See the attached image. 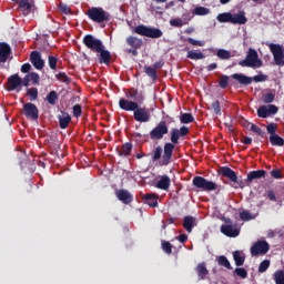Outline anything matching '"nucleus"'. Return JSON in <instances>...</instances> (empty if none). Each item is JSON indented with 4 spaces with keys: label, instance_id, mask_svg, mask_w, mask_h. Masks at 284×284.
<instances>
[{
    "label": "nucleus",
    "instance_id": "7",
    "mask_svg": "<svg viewBox=\"0 0 284 284\" xmlns=\"http://www.w3.org/2000/svg\"><path fill=\"white\" fill-rule=\"evenodd\" d=\"M133 32H135V34H140L141 37H148L149 39H161V37H163V31H161V29L151 28L143 24L136 26L133 29Z\"/></svg>",
    "mask_w": 284,
    "mask_h": 284
},
{
    "label": "nucleus",
    "instance_id": "41",
    "mask_svg": "<svg viewBox=\"0 0 284 284\" xmlns=\"http://www.w3.org/2000/svg\"><path fill=\"white\" fill-rule=\"evenodd\" d=\"M219 265L222 267H226V270H232V264H230V260L225 255H222L217 258Z\"/></svg>",
    "mask_w": 284,
    "mask_h": 284
},
{
    "label": "nucleus",
    "instance_id": "19",
    "mask_svg": "<svg viewBox=\"0 0 284 284\" xmlns=\"http://www.w3.org/2000/svg\"><path fill=\"white\" fill-rule=\"evenodd\" d=\"M170 185H172V180L168 175H159L158 181L155 183V187L158 190H163L164 192H168L170 190Z\"/></svg>",
    "mask_w": 284,
    "mask_h": 284
},
{
    "label": "nucleus",
    "instance_id": "16",
    "mask_svg": "<svg viewBox=\"0 0 284 284\" xmlns=\"http://www.w3.org/2000/svg\"><path fill=\"white\" fill-rule=\"evenodd\" d=\"M95 53L98 54L99 63L110 65L112 62V53L105 49V45H102Z\"/></svg>",
    "mask_w": 284,
    "mask_h": 284
},
{
    "label": "nucleus",
    "instance_id": "36",
    "mask_svg": "<svg viewBox=\"0 0 284 284\" xmlns=\"http://www.w3.org/2000/svg\"><path fill=\"white\" fill-rule=\"evenodd\" d=\"M47 101L50 105H57V101H59V93H57V91H50L47 95Z\"/></svg>",
    "mask_w": 284,
    "mask_h": 284
},
{
    "label": "nucleus",
    "instance_id": "55",
    "mask_svg": "<svg viewBox=\"0 0 284 284\" xmlns=\"http://www.w3.org/2000/svg\"><path fill=\"white\" fill-rule=\"evenodd\" d=\"M186 41L191 45H195V47H199V48H203V45H205V41L194 40L193 38H187Z\"/></svg>",
    "mask_w": 284,
    "mask_h": 284
},
{
    "label": "nucleus",
    "instance_id": "32",
    "mask_svg": "<svg viewBox=\"0 0 284 284\" xmlns=\"http://www.w3.org/2000/svg\"><path fill=\"white\" fill-rule=\"evenodd\" d=\"M270 143L275 148H283L284 139L278 134L270 135Z\"/></svg>",
    "mask_w": 284,
    "mask_h": 284
},
{
    "label": "nucleus",
    "instance_id": "45",
    "mask_svg": "<svg viewBox=\"0 0 284 284\" xmlns=\"http://www.w3.org/2000/svg\"><path fill=\"white\" fill-rule=\"evenodd\" d=\"M27 97H30L31 101H37V99H39V89L38 88L28 89Z\"/></svg>",
    "mask_w": 284,
    "mask_h": 284
},
{
    "label": "nucleus",
    "instance_id": "8",
    "mask_svg": "<svg viewBox=\"0 0 284 284\" xmlns=\"http://www.w3.org/2000/svg\"><path fill=\"white\" fill-rule=\"evenodd\" d=\"M168 132H170L168 122L162 120L150 132V139H152V141H161Z\"/></svg>",
    "mask_w": 284,
    "mask_h": 284
},
{
    "label": "nucleus",
    "instance_id": "14",
    "mask_svg": "<svg viewBox=\"0 0 284 284\" xmlns=\"http://www.w3.org/2000/svg\"><path fill=\"white\" fill-rule=\"evenodd\" d=\"M21 77H19V74H12L7 79V91L8 92H14V90H17V92H21Z\"/></svg>",
    "mask_w": 284,
    "mask_h": 284
},
{
    "label": "nucleus",
    "instance_id": "47",
    "mask_svg": "<svg viewBox=\"0 0 284 284\" xmlns=\"http://www.w3.org/2000/svg\"><path fill=\"white\" fill-rule=\"evenodd\" d=\"M48 63H49L50 70H57V65L59 63V58H57L54 55H49Z\"/></svg>",
    "mask_w": 284,
    "mask_h": 284
},
{
    "label": "nucleus",
    "instance_id": "26",
    "mask_svg": "<svg viewBox=\"0 0 284 284\" xmlns=\"http://www.w3.org/2000/svg\"><path fill=\"white\" fill-rule=\"evenodd\" d=\"M265 176H267V171L265 170L251 171L247 174L246 183H252L253 181H257L258 179H265Z\"/></svg>",
    "mask_w": 284,
    "mask_h": 284
},
{
    "label": "nucleus",
    "instance_id": "30",
    "mask_svg": "<svg viewBox=\"0 0 284 284\" xmlns=\"http://www.w3.org/2000/svg\"><path fill=\"white\" fill-rule=\"evenodd\" d=\"M142 199L150 207H156V205H159V196H156L154 193L144 194Z\"/></svg>",
    "mask_w": 284,
    "mask_h": 284
},
{
    "label": "nucleus",
    "instance_id": "37",
    "mask_svg": "<svg viewBox=\"0 0 284 284\" xmlns=\"http://www.w3.org/2000/svg\"><path fill=\"white\" fill-rule=\"evenodd\" d=\"M233 258L237 267H241L245 263V257L241 255V251H235L233 253Z\"/></svg>",
    "mask_w": 284,
    "mask_h": 284
},
{
    "label": "nucleus",
    "instance_id": "38",
    "mask_svg": "<svg viewBox=\"0 0 284 284\" xmlns=\"http://www.w3.org/2000/svg\"><path fill=\"white\" fill-rule=\"evenodd\" d=\"M144 72L146 75L150 77V79H152L153 81H156V79H159V74L156 73V70L154 69V67H144Z\"/></svg>",
    "mask_w": 284,
    "mask_h": 284
},
{
    "label": "nucleus",
    "instance_id": "52",
    "mask_svg": "<svg viewBox=\"0 0 284 284\" xmlns=\"http://www.w3.org/2000/svg\"><path fill=\"white\" fill-rule=\"evenodd\" d=\"M277 129H278V126H276V123H274V122L266 125V132H268V134H271V136L276 135Z\"/></svg>",
    "mask_w": 284,
    "mask_h": 284
},
{
    "label": "nucleus",
    "instance_id": "35",
    "mask_svg": "<svg viewBox=\"0 0 284 284\" xmlns=\"http://www.w3.org/2000/svg\"><path fill=\"white\" fill-rule=\"evenodd\" d=\"M216 57L220 58L222 61H227V59H232V52L225 49H219L216 51Z\"/></svg>",
    "mask_w": 284,
    "mask_h": 284
},
{
    "label": "nucleus",
    "instance_id": "5",
    "mask_svg": "<svg viewBox=\"0 0 284 284\" xmlns=\"http://www.w3.org/2000/svg\"><path fill=\"white\" fill-rule=\"evenodd\" d=\"M241 68H263V60L258 59V52L255 49H248L246 58L239 62Z\"/></svg>",
    "mask_w": 284,
    "mask_h": 284
},
{
    "label": "nucleus",
    "instance_id": "50",
    "mask_svg": "<svg viewBox=\"0 0 284 284\" xmlns=\"http://www.w3.org/2000/svg\"><path fill=\"white\" fill-rule=\"evenodd\" d=\"M58 8L62 14H72V9H70L68 4L63 2H60Z\"/></svg>",
    "mask_w": 284,
    "mask_h": 284
},
{
    "label": "nucleus",
    "instance_id": "60",
    "mask_svg": "<svg viewBox=\"0 0 284 284\" xmlns=\"http://www.w3.org/2000/svg\"><path fill=\"white\" fill-rule=\"evenodd\" d=\"M276 95L274 93H266L263 95L264 103H273Z\"/></svg>",
    "mask_w": 284,
    "mask_h": 284
},
{
    "label": "nucleus",
    "instance_id": "64",
    "mask_svg": "<svg viewBox=\"0 0 284 284\" xmlns=\"http://www.w3.org/2000/svg\"><path fill=\"white\" fill-rule=\"evenodd\" d=\"M241 143H244V145H252V138L243 135L241 139Z\"/></svg>",
    "mask_w": 284,
    "mask_h": 284
},
{
    "label": "nucleus",
    "instance_id": "49",
    "mask_svg": "<svg viewBox=\"0 0 284 284\" xmlns=\"http://www.w3.org/2000/svg\"><path fill=\"white\" fill-rule=\"evenodd\" d=\"M270 270V260H264L260 263L258 272L260 274H263Z\"/></svg>",
    "mask_w": 284,
    "mask_h": 284
},
{
    "label": "nucleus",
    "instance_id": "22",
    "mask_svg": "<svg viewBox=\"0 0 284 284\" xmlns=\"http://www.w3.org/2000/svg\"><path fill=\"white\" fill-rule=\"evenodd\" d=\"M125 97H126V101H130L129 99H132L134 103H138V105H141V103L145 101V98L142 94L139 95V90L134 88L129 89L128 92L125 93Z\"/></svg>",
    "mask_w": 284,
    "mask_h": 284
},
{
    "label": "nucleus",
    "instance_id": "59",
    "mask_svg": "<svg viewBox=\"0 0 284 284\" xmlns=\"http://www.w3.org/2000/svg\"><path fill=\"white\" fill-rule=\"evenodd\" d=\"M72 110H73V116H75V119H79V116H81L83 112L81 109V104L73 105Z\"/></svg>",
    "mask_w": 284,
    "mask_h": 284
},
{
    "label": "nucleus",
    "instance_id": "54",
    "mask_svg": "<svg viewBox=\"0 0 284 284\" xmlns=\"http://www.w3.org/2000/svg\"><path fill=\"white\" fill-rule=\"evenodd\" d=\"M211 108H212L214 114H217V116H221V102H219V100L214 101L211 104Z\"/></svg>",
    "mask_w": 284,
    "mask_h": 284
},
{
    "label": "nucleus",
    "instance_id": "43",
    "mask_svg": "<svg viewBox=\"0 0 284 284\" xmlns=\"http://www.w3.org/2000/svg\"><path fill=\"white\" fill-rule=\"evenodd\" d=\"M250 130L251 132H254V134H256L257 136H261V139H265V132L263 131V129H261V126L256 124H251Z\"/></svg>",
    "mask_w": 284,
    "mask_h": 284
},
{
    "label": "nucleus",
    "instance_id": "63",
    "mask_svg": "<svg viewBox=\"0 0 284 284\" xmlns=\"http://www.w3.org/2000/svg\"><path fill=\"white\" fill-rule=\"evenodd\" d=\"M30 70H32V65L30 63H24L21 65V72L24 74L28 73Z\"/></svg>",
    "mask_w": 284,
    "mask_h": 284
},
{
    "label": "nucleus",
    "instance_id": "2",
    "mask_svg": "<svg viewBox=\"0 0 284 284\" xmlns=\"http://www.w3.org/2000/svg\"><path fill=\"white\" fill-rule=\"evenodd\" d=\"M190 134V128L183 125L179 129H172L171 130V143L168 142L164 144L163 149V156L162 160H160L161 166H166L170 163H172V154H174V145L179 143V139L181 136H187Z\"/></svg>",
    "mask_w": 284,
    "mask_h": 284
},
{
    "label": "nucleus",
    "instance_id": "33",
    "mask_svg": "<svg viewBox=\"0 0 284 284\" xmlns=\"http://www.w3.org/2000/svg\"><path fill=\"white\" fill-rule=\"evenodd\" d=\"M216 21H219V23H232V13L231 12L219 13L216 17Z\"/></svg>",
    "mask_w": 284,
    "mask_h": 284
},
{
    "label": "nucleus",
    "instance_id": "40",
    "mask_svg": "<svg viewBox=\"0 0 284 284\" xmlns=\"http://www.w3.org/2000/svg\"><path fill=\"white\" fill-rule=\"evenodd\" d=\"M55 79L58 81H60L61 83L70 84L72 82V79H70V77H68V74L65 72H60V73L55 74Z\"/></svg>",
    "mask_w": 284,
    "mask_h": 284
},
{
    "label": "nucleus",
    "instance_id": "48",
    "mask_svg": "<svg viewBox=\"0 0 284 284\" xmlns=\"http://www.w3.org/2000/svg\"><path fill=\"white\" fill-rule=\"evenodd\" d=\"M165 10H168V6H161V4L151 6V12H156L158 14H163Z\"/></svg>",
    "mask_w": 284,
    "mask_h": 284
},
{
    "label": "nucleus",
    "instance_id": "39",
    "mask_svg": "<svg viewBox=\"0 0 284 284\" xmlns=\"http://www.w3.org/2000/svg\"><path fill=\"white\" fill-rule=\"evenodd\" d=\"M132 143L131 142H126L122 145V151L120 153V156H130V153L132 152Z\"/></svg>",
    "mask_w": 284,
    "mask_h": 284
},
{
    "label": "nucleus",
    "instance_id": "57",
    "mask_svg": "<svg viewBox=\"0 0 284 284\" xmlns=\"http://www.w3.org/2000/svg\"><path fill=\"white\" fill-rule=\"evenodd\" d=\"M241 221H252V213L248 211H242L240 213Z\"/></svg>",
    "mask_w": 284,
    "mask_h": 284
},
{
    "label": "nucleus",
    "instance_id": "44",
    "mask_svg": "<svg viewBox=\"0 0 284 284\" xmlns=\"http://www.w3.org/2000/svg\"><path fill=\"white\" fill-rule=\"evenodd\" d=\"M181 123H194V115L192 113H181Z\"/></svg>",
    "mask_w": 284,
    "mask_h": 284
},
{
    "label": "nucleus",
    "instance_id": "4",
    "mask_svg": "<svg viewBox=\"0 0 284 284\" xmlns=\"http://www.w3.org/2000/svg\"><path fill=\"white\" fill-rule=\"evenodd\" d=\"M192 185L200 192H214L219 190V184L199 175L193 178Z\"/></svg>",
    "mask_w": 284,
    "mask_h": 284
},
{
    "label": "nucleus",
    "instance_id": "42",
    "mask_svg": "<svg viewBox=\"0 0 284 284\" xmlns=\"http://www.w3.org/2000/svg\"><path fill=\"white\" fill-rule=\"evenodd\" d=\"M193 14H195L196 17H205V14H210V9L205 7H196L193 10Z\"/></svg>",
    "mask_w": 284,
    "mask_h": 284
},
{
    "label": "nucleus",
    "instance_id": "46",
    "mask_svg": "<svg viewBox=\"0 0 284 284\" xmlns=\"http://www.w3.org/2000/svg\"><path fill=\"white\" fill-rule=\"evenodd\" d=\"M275 284H284V271L278 270L274 273Z\"/></svg>",
    "mask_w": 284,
    "mask_h": 284
},
{
    "label": "nucleus",
    "instance_id": "12",
    "mask_svg": "<svg viewBox=\"0 0 284 284\" xmlns=\"http://www.w3.org/2000/svg\"><path fill=\"white\" fill-rule=\"evenodd\" d=\"M270 252V243L267 241H257L251 246L252 256H265Z\"/></svg>",
    "mask_w": 284,
    "mask_h": 284
},
{
    "label": "nucleus",
    "instance_id": "10",
    "mask_svg": "<svg viewBox=\"0 0 284 284\" xmlns=\"http://www.w3.org/2000/svg\"><path fill=\"white\" fill-rule=\"evenodd\" d=\"M82 43L88 48V50H91V52H97L103 48V41L94 38L92 34H85L82 39Z\"/></svg>",
    "mask_w": 284,
    "mask_h": 284
},
{
    "label": "nucleus",
    "instance_id": "31",
    "mask_svg": "<svg viewBox=\"0 0 284 284\" xmlns=\"http://www.w3.org/2000/svg\"><path fill=\"white\" fill-rule=\"evenodd\" d=\"M186 59H191L192 61H200L205 59V54L201 51L192 50L187 51Z\"/></svg>",
    "mask_w": 284,
    "mask_h": 284
},
{
    "label": "nucleus",
    "instance_id": "23",
    "mask_svg": "<svg viewBox=\"0 0 284 284\" xmlns=\"http://www.w3.org/2000/svg\"><path fill=\"white\" fill-rule=\"evenodd\" d=\"M220 174L225 179H230L232 183H239V175H236V172L229 166L221 168Z\"/></svg>",
    "mask_w": 284,
    "mask_h": 284
},
{
    "label": "nucleus",
    "instance_id": "21",
    "mask_svg": "<svg viewBox=\"0 0 284 284\" xmlns=\"http://www.w3.org/2000/svg\"><path fill=\"white\" fill-rule=\"evenodd\" d=\"M12 54V48L6 42H0V63H6Z\"/></svg>",
    "mask_w": 284,
    "mask_h": 284
},
{
    "label": "nucleus",
    "instance_id": "27",
    "mask_svg": "<svg viewBox=\"0 0 284 284\" xmlns=\"http://www.w3.org/2000/svg\"><path fill=\"white\" fill-rule=\"evenodd\" d=\"M58 121L61 130H67L68 125H70V122L72 121V116L70 113L61 111V115H58Z\"/></svg>",
    "mask_w": 284,
    "mask_h": 284
},
{
    "label": "nucleus",
    "instance_id": "9",
    "mask_svg": "<svg viewBox=\"0 0 284 284\" xmlns=\"http://www.w3.org/2000/svg\"><path fill=\"white\" fill-rule=\"evenodd\" d=\"M126 44L130 45L131 49H128V54H132L133 57H139V50L143 47V39H140L134 36H129L126 38Z\"/></svg>",
    "mask_w": 284,
    "mask_h": 284
},
{
    "label": "nucleus",
    "instance_id": "51",
    "mask_svg": "<svg viewBox=\"0 0 284 284\" xmlns=\"http://www.w3.org/2000/svg\"><path fill=\"white\" fill-rule=\"evenodd\" d=\"M170 26H172V28H183L185 22H183L181 18H175L170 20Z\"/></svg>",
    "mask_w": 284,
    "mask_h": 284
},
{
    "label": "nucleus",
    "instance_id": "56",
    "mask_svg": "<svg viewBox=\"0 0 284 284\" xmlns=\"http://www.w3.org/2000/svg\"><path fill=\"white\" fill-rule=\"evenodd\" d=\"M162 250L165 254H172V244L168 241H162Z\"/></svg>",
    "mask_w": 284,
    "mask_h": 284
},
{
    "label": "nucleus",
    "instance_id": "13",
    "mask_svg": "<svg viewBox=\"0 0 284 284\" xmlns=\"http://www.w3.org/2000/svg\"><path fill=\"white\" fill-rule=\"evenodd\" d=\"M22 114L31 121H39V108L37 104L27 102L23 104Z\"/></svg>",
    "mask_w": 284,
    "mask_h": 284
},
{
    "label": "nucleus",
    "instance_id": "61",
    "mask_svg": "<svg viewBox=\"0 0 284 284\" xmlns=\"http://www.w3.org/2000/svg\"><path fill=\"white\" fill-rule=\"evenodd\" d=\"M28 75H29L30 81H32L33 85H38L39 79H40L39 78V73L32 72V73H30Z\"/></svg>",
    "mask_w": 284,
    "mask_h": 284
},
{
    "label": "nucleus",
    "instance_id": "18",
    "mask_svg": "<svg viewBox=\"0 0 284 284\" xmlns=\"http://www.w3.org/2000/svg\"><path fill=\"white\" fill-rule=\"evenodd\" d=\"M116 199L121 201V203H124V205H130L132 201H134V195L130 193V191L121 189L115 192Z\"/></svg>",
    "mask_w": 284,
    "mask_h": 284
},
{
    "label": "nucleus",
    "instance_id": "1",
    "mask_svg": "<svg viewBox=\"0 0 284 284\" xmlns=\"http://www.w3.org/2000/svg\"><path fill=\"white\" fill-rule=\"evenodd\" d=\"M119 108L124 112H133V119L138 123H150L152 113L145 106H139V102H134L124 98L119 100Z\"/></svg>",
    "mask_w": 284,
    "mask_h": 284
},
{
    "label": "nucleus",
    "instance_id": "20",
    "mask_svg": "<svg viewBox=\"0 0 284 284\" xmlns=\"http://www.w3.org/2000/svg\"><path fill=\"white\" fill-rule=\"evenodd\" d=\"M18 3L19 10L24 17H28V14L34 12V10L37 9V7H34V1H19Z\"/></svg>",
    "mask_w": 284,
    "mask_h": 284
},
{
    "label": "nucleus",
    "instance_id": "62",
    "mask_svg": "<svg viewBox=\"0 0 284 284\" xmlns=\"http://www.w3.org/2000/svg\"><path fill=\"white\" fill-rule=\"evenodd\" d=\"M271 176H273V179H283V173L281 170L275 169L271 171Z\"/></svg>",
    "mask_w": 284,
    "mask_h": 284
},
{
    "label": "nucleus",
    "instance_id": "3",
    "mask_svg": "<svg viewBox=\"0 0 284 284\" xmlns=\"http://www.w3.org/2000/svg\"><path fill=\"white\" fill-rule=\"evenodd\" d=\"M85 14L93 23H108L112 19L110 12L101 7H91L87 10Z\"/></svg>",
    "mask_w": 284,
    "mask_h": 284
},
{
    "label": "nucleus",
    "instance_id": "17",
    "mask_svg": "<svg viewBox=\"0 0 284 284\" xmlns=\"http://www.w3.org/2000/svg\"><path fill=\"white\" fill-rule=\"evenodd\" d=\"M30 61L36 70H43L45 68V61L41 59V52L32 51L30 53Z\"/></svg>",
    "mask_w": 284,
    "mask_h": 284
},
{
    "label": "nucleus",
    "instance_id": "53",
    "mask_svg": "<svg viewBox=\"0 0 284 284\" xmlns=\"http://www.w3.org/2000/svg\"><path fill=\"white\" fill-rule=\"evenodd\" d=\"M229 81H230V77L221 75L220 82H219L220 88H222V90H225V88H227L229 85Z\"/></svg>",
    "mask_w": 284,
    "mask_h": 284
},
{
    "label": "nucleus",
    "instance_id": "11",
    "mask_svg": "<svg viewBox=\"0 0 284 284\" xmlns=\"http://www.w3.org/2000/svg\"><path fill=\"white\" fill-rule=\"evenodd\" d=\"M268 48H270V50L273 54L275 65H278L280 68H283V65H284V50H283V47L281 44L271 43L268 45Z\"/></svg>",
    "mask_w": 284,
    "mask_h": 284
},
{
    "label": "nucleus",
    "instance_id": "34",
    "mask_svg": "<svg viewBox=\"0 0 284 284\" xmlns=\"http://www.w3.org/2000/svg\"><path fill=\"white\" fill-rule=\"evenodd\" d=\"M152 161H153V162L163 161V148H161V145H158V146L153 150Z\"/></svg>",
    "mask_w": 284,
    "mask_h": 284
},
{
    "label": "nucleus",
    "instance_id": "58",
    "mask_svg": "<svg viewBox=\"0 0 284 284\" xmlns=\"http://www.w3.org/2000/svg\"><path fill=\"white\" fill-rule=\"evenodd\" d=\"M235 274L236 276H240V278H245L247 276V271L243 267H236Z\"/></svg>",
    "mask_w": 284,
    "mask_h": 284
},
{
    "label": "nucleus",
    "instance_id": "15",
    "mask_svg": "<svg viewBox=\"0 0 284 284\" xmlns=\"http://www.w3.org/2000/svg\"><path fill=\"white\" fill-rule=\"evenodd\" d=\"M278 108L274 104L262 105L257 109V116L260 119H267L270 114H276Z\"/></svg>",
    "mask_w": 284,
    "mask_h": 284
},
{
    "label": "nucleus",
    "instance_id": "29",
    "mask_svg": "<svg viewBox=\"0 0 284 284\" xmlns=\"http://www.w3.org/2000/svg\"><path fill=\"white\" fill-rule=\"evenodd\" d=\"M195 272L200 281H205L207 274H210V271H207L205 262H201L200 264H197V266L195 267Z\"/></svg>",
    "mask_w": 284,
    "mask_h": 284
},
{
    "label": "nucleus",
    "instance_id": "6",
    "mask_svg": "<svg viewBox=\"0 0 284 284\" xmlns=\"http://www.w3.org/2000/svg\"><path fill=\"white\" fill-rule=\"evenodd\" d=\"M231 79H234V81H237L240 85L247 87L252 85V82L254 81L255 83H263V81H267V75L261 73L255 77H247L243 73H233L231 75Z\"/></svg>",
    "mask_w": 284,
    "mask_h": 284
},
{
    "label": "nucleus",
    "instance_id": "25",
    "mask_svg": "<svg viewBox=\"0 0 284 284\" xmlns=\"http://www.w3.org/2000/svg\"><path fill=\"white\" fill-rule=\"evenodd\" d=\"M231 23L233 26H245L247 23V17H245V11H239L231 16Z\"/></svg>",
    "mask_w": 284,
    "mask_h": 284
},
{
    "label": "nucleus",
    "instance_id": "28",
    "mask_svg": "<svg viewBox=\"0 0 284 284\" xmlns=\"http://www.w3.org/2000/svg\"><path fill=\"white\" fill-rule=\"evenodd\" d=\"M183 227L184 230H186V232H192V230H194V227H196V217L192 216V215H186L183 219Z\"/></svg>",
    "mask_w": 284,
    "mask_h": 284
},
{
    "label": "nucleus",
    "instance_id": "24",
    "mask_svg": "<svg viewBox=\"0 0 284 284\" xmlns=\"http://www.w3.org/2000/svg\"><path fill=\"white\" fill-rule=\"evenodd\" d=\"M221 232L222 234H224V236H229L230 239H236V236L241 234V231H239V229H234V226L230 224L222 225Z\"/></svg>",
    "mask_w": 284,
    "mask_h": 284
}]
</instances>
